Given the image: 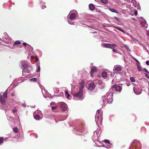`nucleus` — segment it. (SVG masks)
Returning <instances> with one entry per match:
<instances>
[{
    "instance_id": "a211bd4d",
    "label": "nucleus",
    "mask_w": 149,
    "mask_h": 149,
    "mask_svg": "<svg viewBox=\"0 0 149 149\" xmlns=\"http://www.w3.org/2000/svg\"><path fill=\"white\" fill-rule=\"evenodd\" d=\"M7 91L6 90L3 94V97L5 98H6L7 96Z\"/></svg>"
},
{
    "instance_id": "58836bf2",
    "label": "nucleus",
    "mask_w": 149,
    "mask_h": 149,
    "mask_svg": "<svg viewBox=\"0 0 149 149\" xmlns=\"http://www.w3.org/2000/svg\"><path fill=\"white\" fill-rule=\"evenodd\" d=\"M93 72H91V77H93Z\"/></svg>"
},
{
    "instance_id": "39448f33",
    "label": "nucleus",
    "mask_w": 149,
    "mask_h": 149,
    "mask_svg": "<svg viewBox=\"0 0 149 149\" xmlns=\"http://www.w3.org/2000/svg\"><path fill=\"white\" fill-rule=\"evenodd\" d=\"M100 110L99 109L96 112V114L95 117V119L99 120L100 118L102 119V117L101 116V113H100Z\"/></svg>"
},
{
    "instance_id": "aec40b11",
    "label": "nucleus",
    "mask_w": 149,
    "mask_h": 149,
    "mask_svg": "<svg viewBox=\"0 0 149 149\" xmlns=\"http://www.w3.org/2000/svg\"><path fill=\"white\" fill-rule=\"evenodd\" d=\"M116 44H110V48H111V49H113V48H114V47H116Z\"/></svg>"
},
{
    "instance_id": "2f4dec72",
    "label": "nucleus",
    "mask_w": 149,
    "mask_h": 149,
    "mask_svg": "<svg viewBox=\"0 0 149 149\" xmlns=\"http://www.w3.org/2000/svg\"><path fill=\"white\" fill-rule=\"evenodd\" d=\"M17 111V110L15 108L14 109L12 110V112H13V113H15V112H16Z\"/></svg>"
},
{
    "instance_id": "7c9ffc66",
    "label": "nucleus",
    "mask_w": 149,
    "mask_h": 149,
    "mask_svg": "<svg viewBox=\"0 0 149 149\" xmlns=\"http://www.w3.org/2000/svg\"><path fill=\"white\" fill-rule=\"evenodd\" d=\"M30 72V71L28 69H26V70H25V72H24V73H23V74H24V73H26V72H27V73H29V72Z\"/></svg>"
},
{
    "instance_id": "49530a36",
    "label": "nucleus",
    "mask_w": 149,
    "mask_h": 149,
    "mask_svg": "<svg viewBox=\"0 0 149 149\" xmlns=\"http://www.w3.org/2000/svg\"><path fill=\"white\" fill-rule=\"evenodd\" d=\"M137 14H138V13H137V11H135V12H134V14H135V15H137Z\"/></svg>"
},
{
    "instance_id": "72a5a7b5",
    "label": "nucleus",
    "mask_w": 149,
    "mask_h": 149,
    "mask_svg": "<svg viewBox=\"0 0 149 149\" xmlns=\"http://www.w3.org/2000/svg\"><path fill=\"white\" fill-rule=\"evenodd\" d=\"M40 66H38V69L37 70V72H39L40 71Z\"/></svg>"
},
{
    "instance_id": "c03bdc74",
    "label": "nucleus",
    "mask_w": 149,
    "mask_h": 149,
    "mask_svg": "<svg viewBox=\"0 0 149 149\" xmlns=\"http://www.w3.org/2000/svg\"><path fill=\"white\" fill-rule=\"evenodd\" d=\"M22 44L23 45H24L25 46H26V45L27 44L26 43L24 42Z\"/></svg>"
},
{
    "instance_id": "c85d7f7f",
    "label": "nucleus",
    "mask_w": 149,
    "mask_h": 149,
    "mask_svg": "<svg viewBox=\"0 0 149 149\" xmlns=\"http://www.w3.org/2000/svg\"><path fill=\"white\" fill-rule=\"evenodd\" d=\"M116 28L117 29L120 30V31H121V32H122L124 33H125L124 32V30H123V29H121V28H118V27H116Z\"/></svg>"
},
{
    "instance_id": "0eeeda50",
    "label": "nucleus",
    "mask_w": 149,
    "mask_h": 149,
    "mask_svg": "<svg viewBox=\"0 0 149 149\" xmlns=\"http://www.w3.org/2000/svg\"><path fill=\"white\" fill-rule=\"evenodd\" d=\"M95 87V86L94 83H91L89 84L88 87V88L90 90H93L94 89Z\"/></svg>"
},
{
    "instance_id": "09e8293b",
    "label": "nucleus",
    "mask_w": 149,
    "mask_h": 149,
    "mask_svg": "<svg viewBox=\"0 0 149 149\" xmlns=\"http://www.w3.org/2000/svg\"><path fill=\"white\" fill-rule=\"evenodd\" d=\"M83 131H84V130H82V131L81 132H83Z\"/></svg>"
},
{
    "instance_id": "de8ad7c7",
    "label": "nucleus",
    "mask_w": 149,
    "mask_h": 149,
    "mask_svg": "<svg viewBox=\"0 0 149 149\" xmlns=\"http://www.w3.org/2000/svg\"><path fill=\"white\" fill-rule=\"evenodd\" d=\"M53 104H54V103H53V102H52L51 103H50V104H51V105H53Z\"/></svg>"
},
{
    "instance_id": "37998d69",
    "label": "nucleus",
    "mask_w": 149,
    "mask_h": 149,
    "mask_svg": "<svg viewBox=\"0 0 149 149\" xmlns=\"http://www.w3.org/2000/svg\"><path fill=\"white\" fill-rule=\"evenodd\" d=\"M144 70L146 72L148 73H149V72H148V70L146 68H144Z\"/></svg>"
},
{
    "instance_id": "f3484780",
    "label": "nucleus",
    "mask_w": 149,
    "mask_h": 149,
    "mask_svg": "<svg viewBox=\"0 0 149 149\" xmlns=\"http://www.w3.org/2000/svg\"><path fill=\"white\" fill-rule=\"evenodd\" d=\"M76 17V15L74 13H72L70 16V18L71 19H74Z\"/></svg>"
},
{
    "instance_id": "f704fd0d",
    "label": "nucleus",
    "mask_w": 149,
    "mask_h": 149,
    "mask_svg": "<svg viewBox=\"0 0 149 149\" xmlns=\"http://www.w3.org/2000/svg\"><path fill=\"white\" fill-rule=\"evenodd\" d=\"M112 49H113V52H115V53H118V52L117 51V50H116V49L113 48Z\"/></svg>"
},
{
    "instance_id": "c756f323",
    "label": "nucleus",
    "mask_w": 149,
    "mask_h": 149,
    "mask_svg": "<svg viewBox=\"0 0 149 149\" xmlns=\"http://www.w3.org/2000/svg\"><path fill=\"white\" fill-rule=\"evenodd\" d=\"M130 79L131 81L132 82H134L135 81V80L134 79L133 77H132L130 78Z\"/></svg>"
},
{
    "instance_id": "423d86ee",
    "label": "nucleus",
    "mask_w": 149,
    "mask_h": 149,
    "mask_svg": "<svg viewBox=\"0 0 149 149\" xmlns=\"http://www.w3.org/2000/svg\"><path fill=\"white\" fill-rule=\"evenodd\" d=\"M60 107L61 109L63 111H65L67 110V106L66 104L65 103H62Z\"/></svg>"
},
{
    "instance_id": "412c9836",
    "label": "nucleus",
    "mask_w": 149,
    "mask_h": 149,
    "mask_svg": "<svg viewBox=\"0 0 149 149\" xmlns=\"http://www.w3.org/2000/svg\"><path fill=\"white\" fill-rule=\"evenodd\" d=\"M100 1L102 2V3L105 4H107L108 2V1L107 0H100Z\"/></svg>"
},
{
    "instance_id": "cd10ccee",
    "label": "nucleus",
    "mask_w": 149,
    "mask_h": 149,
    "mask_svg": "<svg viewBox=\"0 0 149 149\" xmlns=\"http://www.w3.org/2000/svg\"><path fill=\"white\" fill-rule=\"evenodd\" d=\"M30 80L33 81H36L37 80V79L36 78H34L31 79Z\"/></svg>"
},
{
    "instance_id": "1a4fd4ad",
    "label": "nucleus",
    "mask_w": 149,
    "mask_h": 149,
    "mask_svg": "<svg viewBox=\"0 0 149 149\" xmlns=\"http://www.w3.org/2000/svg\"><path fill=\"white\" fill-rule=\"evenodd\" d=\"M79 84L80 85V87L79 88V90H82V89L84 88V83L83 81H82Z\"/></svg>"
},
{
    "instance_id": "a878e982",
    "label": "nucleus",
    "mask_w": 149,
    "mask_h": 149,
    "mask_svg": "<svg viewBox=\"0 0 149 149\" xmlns=\"http://www.w3.org/2000/svg\"><path fill=\"white\" fill-rule=\"evenodd\" d=\"M21 43L19 41H16L15 42L14 44L13 45H17L20 44Z\"/></svg>"
},
{
    "instance_id": "f8f14e48",
    "label": "nucleus",
    "mask_w": 149,
    "mask_h": 149,
    "mask_svg": "<svg viewBox=\"0 0 149 149\" xmlns=\"http://www.w3.org/2000/svg\"><path fill=\"white\" fill-rule=\"evenodd\" d=\"M102 77L106 79L107 78V73L105 72H103L102 73Z\"/></svg>"
},
{
    "instance_id": "bb28decb",
    "label": "nucleus",
    "mask_w": 149,
    "mask_h": 149,
    "mask_svg": "<svg viewBox=\"0 0 149 149\" xmlns=\"http://www.w3.org/2000/svg\"><path fill=\"white\" fill-rule=\"evenodd\" d=\"M141 24L142 26H145L146 25V23L144 22H142L141 23Z\"/></svg>"
},
{
    "instance_id": "4c0bfd02",
    "label": "nucleus",
    "mask_w": 149,
    "mask_h": 149,
    "mask_svg": "<svg viewBox=\"0 0 149 149\" xmlns=\"http://www.w3.org/2000/svg\"><path fill=\"white\" fill-rule=\"evenodd\" d=\"M51 108L52 109V110H53L54 109H56V107H55H55H51Z\"/></svg>"
},
{
    "instance_id": "8fccbe9b",
    "label": "nucleus",
    "mask_w": 149,
    "mask_h": 149,
    "mask_svg": "<svg viewBox=\"0 0 149 149\" xmlns=\"http://www.w3.org/2000/svg\"><path fill=\"white\" fill-rule=\"evenodd\" d=\"M12 96H14V95H12Z\"/></svg>"
},
{
    "instance_id": "4be33fe9",
    "label": "nucleus",
    "mask_w": 149,
    "mask_h": 149,
    "mask_svg": "<svg viewBox=\"0 0 149 149\" xmlns=\"http://www.w3.org/2000/svg\"><path fill=\"white\" fill-rule=\"evenodd\" d=\"M13 131L14 132L16 133H18V129L17 127H15L13 128Z\"/></svg>"
},
{
    "instance_id": "393cba45",
    "label": "nucleus",
    "mask_w": 149,
    "mask_h": 149,
    "mask_svg": "<svg viewBox=\"0 0 149 149\" xmlns=\"http://www.w3.org/2000/svg\"><path fill=\"white\" fill-rule=\"evenodd\" d=\"M137 65L138 70L139 71H141V66L138 64H137Z\"/></svg>"
},
{
    "instance_id": "6ab92c4d",
    "label": "nucleus",
    "mask_w": 149,
    "mask_h": 149,
    "mask_svg": "<svg viewBox=\"0 0 149 149\" xmlns=\"http://www.w3.org/2000/svg\"><path fill=\"white\" fill-rule=\"evenodd\" d=\"M109 10L111 12L115 13H118V12L115 9L112 8H109Z\"/></svg>"
},
{
    "instance_id": "f03ea898",
    "label": "nucleus",
    "mask_w": 149,
    "mask_h": 149,
    "mask_svg": "<svg viewBox=\"0 0 149 149\" xmlns=\"http://www.w3.org/2000/svg\"><path fill=\"white\" fill-rule=\"evenodd\" d=\"M21 65L22 67V68L23 69L22 72L24 73L25 72L26 68L28 66V65L26 61L23 60L20 62Z\"/></svg>"
},
{
    "instance_id": "9d476101",
    "label": "nucleus",
    "mask_w": 149,
    "mask_h": 149,
    "mask_svg": "<svg viewBox=\"0 0 149 149\" xmlns=\"http://www.w3.org/2000/svg\"><path fill=\"white\" fill-rule=\"evenodd\" d=\"M33 116L35 119L37 120H39L40 118V116L39 114H36V111L33 113Z\"/></svg>"
},
{
    "instance_id": "ddd939ff",
    "label": "nucleus",
    "mask_w": 149,
    "mask_h": 149,
    "mask_svg": "<svg viewBox=\"0 0 149 149\" xmlns=\"http://www.w3.org/2000/svg\"><path fill=\"white\" fill-rule=\"evenodd\" d=\"M89 7L90 9L91 10H93L95 9V6L92 4H90L89 5Z\"/></svg>"
},
{
    "instance_id": "9b49d317",
    "label": "nucleus",
    "mask_w": 149,
    "mask_h": 149,
    "mask_svg": "<svg viewBox=\"0 0 149 149\" xmlns=\"http://www.w3.org/2000/svg\"><path fill=\"white\" fill-rule=\"evenodd\" d=\"M5 98L3 97L2 96H1L0 101L1 103L5 105L6 103Z\"/></svg>"
},
{
    "instance_id": "7ed1b4c3",
    "label": "nucleus",
    "mask_w": 149,
    "mask_h": 149,
    "mask_svg": "<svg viewBox=\"0 0 149 149\" xmlns=\"http://www.w3.org/2000/svg\"><path fill=\"white\" fill-rule=\"evenodd\" d=\"M83 94L82 90L79 89V92L74 94L73 96L75 97L80 98L82 97Z\"/></svg>"
},
{
    "instance_id": "2eb2a0df",
    "label": "nucleus",
    "mask_w": 149,
    "mask_h": 149,
    "mask_svg": "<svg viewBox=\"0 0 149 149\" xmlns=\"http://www.w3.org/2000/svg\"><path fill=\"white\" fill-rule=\"evenodd\" d=\"M97 71L96 67L95 66H93L91 68V72L93 73Z\"/></svg>"
},
{
    "instance_id": "473e14b6",
    "label": "nucleus",
    "mask_w": 149,
    "mask_h": 149,
    "mask_svg": "<svg viewBox=\"0 0 149 149\" xmlns=\"http://www.w3.org/2000/svg\"><path fill=\"white\" fill-rule=\"evenodd\" d=\"M3 138H0V143L3 142Z\"/></svg>"
},
{
    "instance_id": "4468645a",
    "label": "nucleus",
    "mask_w": 149,
    "mask_h": 149,
    "mask_svg": "<svg viewBox=\"0 0 149 149\" xmlns=\"http://www.w3.org/2000/svg\"><path fill=\"white\" fill-rule=\"evenodd\" d=\"M137 89H136L135 87H133V91L134 93L136 94H140L141 92V91H138L136 90Z\"/></svg>"
},
{
    "instance_id": "ea45409f",
    "label": "nucleus",
    "mask_w": 149,
    "mask_h": 149,
    "mask_svg": "<svg viewBox=\"0 0 149 149\" xmlns=\"http://www.w3.org/2000/svg\"><path fill=\"white\" fill-rule=\"evenodd\" d=\"M99 84H103V82L102 81H99Z\"/></svg>"
},
{
    "instance_id": "5701e85b",
    "label": "nucleus",
    "mask_w": 149,
    "mask_h": 149,
    "mask_svg": "<svg viewBox=\"0 0 149 149\" xmlns=\"http://www.w3.org/2000/svg\"><path fill=\"white\" fill-rule=\"evenodd\" d=\"M110 44L109 43H106L104 45V47L106 48H110Z\"/></svg>"
},
{
    "instance_id": "f257e3e1",
    "label": "nucleus",
    "mask_w": 149,
    "mask_h": 149,
    "mask_svg": "<svg viewBox=\"0 0 149 149\" xmlns=\"http://www.w3.org/2000/svg\"><path fill=\"white\" fill-rule=\"evenodd\" d=\"M141 145L140 143L139 142H132L130 147V149H140Z\"/></svg>"
},
{
    "instance_id": "dca6fc26",
    "label": "nucleus",
    "mask_w": 149,
    "mask_h": 149,
    "mask_svg": "<svg viewBox=\"0 0 149 149\" xmlns=\"http://www.w3.org/2000/svg\"><path fill=\"white\" fill-rule=\"evenodd\" d=\"M104 142L106 144H107V146H110L111 145V144L110 142L108 140H105Z\"/></svg>"
},
{
    "instance_id": "b1692460",
    "label": "nucleus",
    "mask_w": 149,
    "mask_h": 149,
    "mask_svg": "<svg viewBox=\"0 0 149 149\" xmlns=\"http://www.w3.org/2000/svg\"><path fill=\"white\" fill-rule=\"evenodd\" d=\"M65 94L66 95V97L67 98H68L69 97L70 95V94L67 91H66L65 92Z\"/></svg>"
},
{
    "instance_id": "6e6552de",
    "label": "nucleus",
    "mask_w": 149,
    "mask_h": 149,
    "mask_svg": "<svg viewBox=\"0 0 149 149\" xmlns=\"http://www.w3.org/2000/svg\"><path fill=\"white\" fill-rule=\"evenodd\" d=\"M114 70L116 72H120L121 71L122 69L119 66H115L114 67Z\"/></svg>"
},
{
    "instance_id": "20e7f679",
    "label": "nucleus",
    "mask_w": 149,
    "mask_h": 149,
    "mask_svg": "<svg viewBox=\"0 0 149 149\" xmlns=\"http://www.w3.org/2000/svg\"><path fill=\"white\" fill-rule=\"evenodd\" d=\"M112 88L116 91L120 92L122 88L121 86H118L116 84H115L113 86Z\"/></svg>"
},
{
    "instance_id": "79ce46f5",
    "label": "nucleus",
    "mask_w": 149,
    "mask_h": 149,
    "mask_svg": "<svg viewBox=\"0 0 149 149\" xmlns=\"http://www.w3.org/2000/svg\"><path fill=\"white\" fill-rule=\"evenodd\" d=\"M146 63L147 65H149V61H146Z\"/></svg>"
},
{
    "instance_id": "a18cd8bd",
    "label": "nucleus",
    "mask_w": 149,
    "mask_h": 149,
    "mask_svg": "<svg viewBox=\"0 0 149 149\" xmlns=\"http://www.w3.org/2000/svg\"><path fill=\"white\" fill-rule=\"evenodd\" d=\"M35 58L36 59V61H38V59L37 57H36Z\"/></svg>"
},
{
    "instance_id": "c9c22d12",
    "label": "nucleus",
    "mask_w": 149,
    "mask_h": 149,
    "mask_svg": "<svg viewBox=\"0 0 149 149\" xmlns=\"http://www.w3.org/2000/svg\"><path fill=\"white\" fill-rule=\"evenodd\" d=\"M124 47L125 48H126L128 50H129V47L127 46L126 45H124Z\"/></svg>"
},
{
    "instance_id": "a19ab883",
    "label": "nucleus",
    "mask_w": 149,
    "mask_h": 149,
    "mask_svg": "<svg viewBox=\"0 0 149 149\" xmlns=\"http://www.w3.org/2000/svg\"><path fill=\"white\" fill-rule=\"evenodd\" d=\"M135 60V61L139 64H140V63L139 62V61L136 58H134Z\"/></svg>"
},
{
    "instance_id": "3c124183",
    "label": "nucleus",
    "mask_w": 149,
    "mask_h": 149,
    "mask_svg": "<svg viewBox=\"0 0 149 149\" xmlns=\"http://www.w3.org/2000/svg\"><path fill=\"white\" fill-rule=\"evenodd\" d=\"M24 75H26V74H24Z\"/></svg>"
},
{
    "instance_id": "e433bc0d",
    "label": "nucleus",
    "mask_w": 149,
    "mask_h": 149,
    "mask_svg": "<svg viewBox=\"0 0 149 149\" xmlns=\"http://www.w3.org/2000/svg\"><path fill=\"white\" fill-rule=\"evenodd\" d=\"M145 77L147 79H149V77L148 75L147 74H146L145 75Z\"/></svg>"
}]
</instances>
